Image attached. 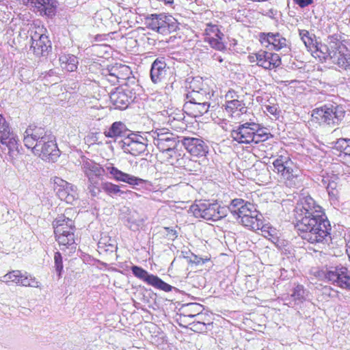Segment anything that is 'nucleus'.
I'll use <instances>...</instances> for the list:
<instances>
[{"label":"nucleus","mask_w":350,"mask_h":350,"mask_svg":"<svg viewBox=\"0 0 350 350\" xmlns=\"http://www.w3.org/2000/svg\"><path fill=\"white\" fill-rule=\"evenodd\" d=\"M347 254L348 255L349 260L350 261V245L348 246V247L347 249Z\"/></svg>","instance_id":"864d4df0"},{"label":"nucleus","mask_w":350,"mask_h":350,"mask_svg":"<svg viewBox=\"0 0 350 350\" xmlns=\"http://www.w3.org/2000/svg\"><path fill=\"white\" fill-rule=\"evenodd\" d=\"M165 230L167 232V237H168V239L174 240L175 239L177 238L178 234H177V231L176 230L168 228V227H165Z\"/></svg>","instance_id":"3c124183"},{"label":"nucleus","mask_w":350,"mask_h":350,"mask_svg":"<svg viewBox=\"0 0 350 350\" xmlns=\"http://www.w3.org/2000/svg\"><path fill=\"white\" fill-rule=\"evenodd\" d=\"M150 281L149 285L165 292H170L172 289V286L171 285L165 282L157 275H153Z\"/></svg>","instance_id":"a19ab883"},{"label":"nucleus","mask_w":350,"mask_h":350,"mask_svg":"<svg viewBox=\"0 0 350 350\" xmlns=\"http://www.w3.org/2000/svg\"><path fill=\"white\" fill-rule=\"evenodd\" d=\"M224 111L228 116L235 120L241 119L247 111L243 96L234 90H229L225 94Z\"/></svg>","instance_id":"f8f14e48"},{"label":"nucleus","mask_w":350,"mask_h":350,"mask_svg":"<svg viewBox=\"0 0 350 350\" xmlns=\"http://www.w3.org/2000/svg\"><path fill=\"white\" fill-rule=\"evenodd\" d=\"M190 329L193 330L195 332H206L208 329V327H206L204 325H202V323L196 321V320L193 321L192 323L189 324Z\"/></svg>","instance_id":"8fccbe9b"},{"label":"nucleus","mask_w":350,"mask_h":350,"mask_svg":"<svg viewBox=\"0 0 350 350\" xmlns=\"http://www.w3.org/2000/svg\"><path fill=\"white\" fill-rule=\"evenodd\" d=\"M322 183L326 188L329 200L331 203H338L340 200L341 189L338 176L334 173H326L323 176Z\"/></svg>","instance_id":"412c9836"},{"label":"nucleus","mask_w":350,"mask_h":350,"mask_svg":"<svg viewBox=\"0 0 350 350\" xmlns=\"http://www.w3.org/2000/svg\"><path fill=\"white\" fill-rule=\"evenodd\" d=\"M152 137L154 145L162 152L175 153V148L177 145V137L171 133L168 129H157L152 131Z\"/></svg>","instance_id":"2eb2a0df"},{"label":"nucleus","mask_w":350,"mask_h":350,"mask_svg":"<svg viewBox=\"0 0 350 350\" xmlns=\"http://www.w3.org/2000/svg\"><path fill=\"white\" fill-rule=\"evenodd\" d=\"M54 262L55 270L59 276H61L63 271V258L59 252H56L54 254Z\"/></svg>","instance_id":"49530a36"},{"label":"nucleus","mask_w":350,"mask_h":350,"mask_svg":"<svg viewBox=\"0 0 350 350\" xmlns=\"http://www.w3.org/2000/svg\"><path fill=\"white\" fill-rule=\"evenodd\" d=\"M133 274L141 280H143L148 284L150 283L152 274H149L147 271L142 268L141 267L134 265L131 267Z\"/></svg>","instance_id":"58836bf2"},{"label":"nucleus","mask_w":350,"mask_h":350,"mask_svg":"<svg viewBox=\"0 0 350 350\" xmlns=\"http://www.w3.org/2000/svg\"><path fill=\"white\" fill-rule=\"evenodd\" d=\"M291 297L294 300H302L304 298V287L301 284H297L293 291Z\"/></svg>","instance_id":"de8ad7c7"},{"label":"nucleus","mask_w":350,"mask_h":350,"mask_svg":"<svg viewBox=\"0 0 350 350\" xmlns=\"http://www.w3.org/2000/svg\"><path fill=\"white\" fill-rule=\"evenodd\" d=\"M190 88L192 90L187 94V101L183 106L184 111L191 117H200L208 111L210 107L208 89L203 85L202 79H193L190 83Z\"/></svg>","instance_id":"f03ea898"},{"label":"nucleus","mask_w":350,"mask_h":350,"mask_svg":"<svg viewBox=\"0 0 350 350\" xmlns=\"http://www.w3.org/2000/svg\"><path fill=\"white\" fill-rule=\"evenodd\" d=\"M21 4L29 6L31 10L41 16L53 18L58 7L57 0H19Z\"/></svg>","instance_id":"f3484780"},{"label":"nucleus","mask_w":350,"mask_h":350,"mask_svg":"<svg viewBox=\"0 0 350 350\" xmlns=\"http://www.w3.org/2000/svg\"><path fill=\"white\" fill-rule=\"evenodd\" d=\"M221 27L217 24L208 23L206 24L203 36L204 41L217 51H224L226 50L225 35L221 31Z\"/></svg>","instance_id":"dca6fc26"},{"label":"nucleus","mask_w":350,"mask_h":350,"mask_svg":"<svg viewBox=\"0 0 350 350\" xmlns=\"http://www.w3.org/2000/svg\"><path fill=\"white\" fill-rule=\"evenodd\" d=\"M183 144L187 150L196 157L205 156L207 152V146L204 142L198 138L185 137Z\"/></svg>","instance_id":"bb28decb"},{"label":"nucleus","mask_w":350,"mask_h":350,"mask_svg":"<svg viewBox=\"0 0 350 350\" xmlns=\"http://www.w3.org/2000/svg\"><path fill=\"white\" fill-rule=\"evenodd\" d=\"M228 210L237 216L243 226L255 231L262 228V216L253 204L236 198L231 201Z\"/></svg>","instance_id":"20e7f679"},{"label":"nucleus","mask_w":350,"mask_h":350,"mask_svg":"<svg viewBox=\"0 0 350 350\" xmlns=\"http://www.w3.org/2000/svg\"><path fill=\"white\" fill-rule=\"evenodd\" d=\"M230 135L234 141L239 144H258L269 139V135L258 129V125L254 122H245L234 127Z\"/></svg>","instance_id":"1a4fd4ad"},{"label":"nucleus","mask_w":350,"mask_h":350,"mask_svg":"<svg viewBox=\"0 0 350 350\" xmlns=\"http://www.w3.org/2000/svg\"><path fill=\"white\" fill-rule=\"evenodd\" d=\"M108 67L109 68V72H112L120 81H125L130 78L131 70L129 66L125 64H116Z\"/></svg>","instance_id":"2f4dec72"},{"label":"nucleus","mask_w":350,"mask_h":350,"mask_svg":"<svg viewBox=\"0 0 350 350\" xmlns=\"http://www.w3.org/2000/svg\"><path fill=\"white\" fill-rule=\"evenodd\" d=\"M334 148L340 154L350 157V139L340 138L335 143Z\"/></svg>","instance_id":"4c0bfd02"},{"label":"nucleus","mask_w":350,"mask_h":350,"mask_svg":"<svg viewBox=\"0 0 350 350\" xmlns=\"http://www.w3.org/2000/svg\"><path fill=\"white\" fill-rule=\"evenodd\" d=\"M216 60H217L219 62H223V59L220 56H217L216 57Z\"/></svg>","instance_id":"5fc2aeb1"},{"label":"nucleus","mask_w":350,"mask_h":350,"mask_svg":"<svg viewBox=\"0 0 350 350\" xmlns=\"http://www.w3.org/2000/svg\"><path fill=\"white\" fill-rule=\"evenodd\" d=\"M102 188L103 191L109 196H113L114 195L126 194L127 193H131V191H124L120 189V187L118 185L112 183L111 182H105L102 184Z\"/></svg>","instance_id":"c9c22d12"},{"label":"nucleus","mask_w":350,"mask_h":350,"mask_svg":"<svg viewBox=\"0 0 350 350\" xmlns=\"http://www.w3.org/2000/svg\"><path fill=\"white\" fill-rule=\"evenodd\" d=\"M133 94L127 85L117 88L111 93L110 100L113 106L120 109H125L133 100Z\"/></svg>","instance_id":"4be33fe9"},{"label":"nucleus","mask_w":350,"mask_h":350,"mask_svg":"<svg viewBox=\"0 0 350 350\" xmlns=\"http://www.w3.org/2000/svg\"><path fill=\"white\" fill-rule=\"evenodd\" d=\"M23 273L24 272H22L21 270L10 271L3 276L2 281L6 284L15 283L19 285Z\"/></svg>","instance_id":"e433bc0d"},{"label":"nucleus","mask_w":350,"mask_h":350,"mask_svg":"<svg viewBox=\"0 0 350 350\" xmlns=\"http://www.w3.org/2000/svg\"><path fill=\"white\" fill-rule=\"evenodd\" d=\"M146 144L138 140V137H129L123 142L122 148L125 152L135 157L139 156L146 150Z\"/></svg>","instance_id":"cd10ccee"},{"label":"nucleus","mask_w":350,"mask_h":350,"mask_svg":"<svg viewBox=\"0 0 350 350\" xmlns=\"http://www.w3.org/2000/svg\"><path fill=\"white\" fill-rule=\"evenodd\" d=\"M301 8L306 7L313 3L312 0H293Z\"/></svg>","instance_id":"603ef678"},{"label":"nucleus","mask_w":350,"mask_h":350,"mask_svg":"<svg viewBox=\"0 0 350 350\" xmlns=\"http://www.w3.org/2000/svg\"><path fill=\"white\" fill-rule=\"evenodd\" d=\"M59 60L61 67L68 72H73L77 68L78 61L73 55L63 54L59 57Z\"/></svg>","instance_id":"72a5a7b5"},{"label":"nucleus","mask_w":350,"mask_h":350,"mask_svg":"<svg viewBox=\"0 0 350 350\" xmlns=\"http://www.w3.org/2000/svg\"><path fill=\"white\" fill-rule=\"evenodd\" d=\"M53 181L54 190L61 200L72 204L78 198L76 186L57 176L54 178Z\"/></svg>","instance_id":"6ab92c4d"},{"label":"nucleus","mask_w":350,"mask_h":350,"mask_svg":"<svg viewBox=\"0 0 350 350\" xmlns=\"http://www.w3.org/2000/svg\"><path fill=\"white\" fill-rule=\"evenodd\" d=\"M168 123L170 128L177 132H183L188 127L187 121L185 120L184 113L180 110L169 116Z\"/></svg>","instance_id":"c756f323"},{"label":"nucleus","mask_w":350,"mask_h":350,"mask_svg":"<svg viewBox=\"0 0 350 350\" xmlns=\"http://www.w3.org/2000/svg\"><path fill=\"white\" fill-rule=\"evenodd\" d=\"M202 305L197 303H190L181 308L180 317L195 318L202 312Z\"/></svg>","instance_id":"f704fd0d"},{"label":"nucleus","mask_w":350,"mask_h":350,"mask_svg":"<svg viewBox=\"0 0 350 350\" xmlns=\"http://www.w3.org/2000/svg\"><path fill=\"white\" fill-rule=\"evenodd\" d=\"M103 81L105 84L108 83L110 85H116L119 83L120 81L118 80L117 77L113 74L112 72H109V68L107 67L106 69L103 70Z\"/></svg>","instance_id":"79ce46f5"},{"label":"nucleus","mask_w":350,"mask_h":350,"mask_svg":"<svg viewBox=\"0 0 350 350\" xmlns=\"http://www.w3.org/2000/svg\"><path fill=\"white\" fill-rule=\"evenodd\" d=\"M0 142L9 149L17 145L16 137L2 114H0Z\"/></svg>","instance_id":"a878e982"},{"label":"nucleus","mask_w":350,"mask_h":350,"mask_svg":"<svg viewBox=\"0 0 350 350\" xmlns=\"http://www.w3.org/2000/svg\"><path fill=\"white\" fill-rule=\"evenodd\" d=\"M211 261L210 256L200 257L194 254L189 258V263L191 265H201Z\"/></svg>","instance_id":"c03bdc74"},{"label":"nucleus","mask_w":350,"mask_h":350,"mask_svg":"<svg viewBox=\"0 0 350 350\" xmlns=\"http://www.w3.org/2000/svg\"><path fill=\"white\" fill-rule=\"evenodd\" d=\"M320 276L333 285L350 291V271L345 266L325 268L321 271Z\"/></svg>","instance_id":"ddd939ff"},{"label":"nucleus","mask_w":350,"mask_h":350,"mask_svg":"<svg viewBox=\"0 0 350 350\" xmlns=\"http://www.w3.org/2000/svg\"><path fill=\"white\" fill-rule=\"evenodd\" d=\"M299 32L301 40L304 42L308 51L314 57L319 59L320 53H322L321 51H323L322 46H325L326 44L318 42L316 36L306 29H300Z\"/></svg>","instance_id":"b1692460"},{"label":"nucleus","mask_w":350,"mask_h":350,"mask_svg":"<svg viewBox=\"0 0 350 350\" xmlns=\"http://www.w3.org/2000/svg\"><path fill=\"white\" fill-rule=\"evenodd\" d=\"M126 132V128L122 122H113L108 130L104 131V135L108 138H117L122 137Z\"/></svg>","instance_id":"473e14b6"},{"label":"nucleus","mask_w":350,"mask_h":350,"mask_svg":"<svg viewBox=\"0 0 350 350\" xmlns=\"http://www.w3.org/2000/svg\"><path fill=\"white\" fill-rule=\"evenodd\" d=\"M189 212L196 218L216 221L227 216L228 208L221 206L217 201L200 200L190 206Z\"/></svg>","instance_id":"0eeeda50"},{"label":"nucleus","mask_w":350,"mask_h":350,"mask_svg":"<svg viewBox=\"0 0 350 350\" xmlns=\"http://www.w3.org/2000/svg\"><path fill=\"white\" fill-rule=\"evenodd\" d=\"M167 74L166 63L164 59L157 58L152 64L150 78L154 83L162 81Z\"/></svg>","instance_id":"c85d7f7f"},{"label":"nucleus","mask_w":350,"mask_h":350,"mask_svg":"<svg viewBox=\"0 0 350 350\" xmlns=\"http://www.w3.org/2000/svg\"><path fill=\"white\" fill-rule=\"evenodd\" d=\"M31 46L34 55L45 56L51 50V42L47 35V29L43 25L34 24L30 29Z\"/></svg>","instance_id":"9d476101"},{"label":"nucleus","mask_w":350,"mask_h":350,"mask_svg":"<svg viewBox=\"0 0 350 350\" xmlns=\"http://www.w3.org/2000/svg\"><path fill=\"white\" fill-rule=\"evenodd\" d=\"M49 137L46 135L44 128L30 125L25 132L23 142L25 146L33 152Z\"/></svg>","instance_id":"a211bd4d"},{"label":"nucleus","mask_w":350,"mask_h":350,"mask_svg":"<svg viewBox=\"0 0 350 350\" xmlns=\"http://www.w3.org/2000/svg\"><path fill=\"white\" fill-rule=\"evenodd\" d=\"M196 318V321L204 325L207 327L212 325L213 323V315L207 312H201Z\"/></svg>","instance_id":"37998d69"},{"label":"nucleus","mask_w":350,"mask_h":350,"mask_svg":"<svg viewBox=\"0 0 350 350\" xmlns=\"http://www.w3.org/2000/svg\"><path fill=\"white\" fill-rule=\"evenodd\" d=\"M35 155L47 162H55L60 156L55 137H50L32 152Z\"/></svg>","instance_id":"aec40b11"},{"label":"nucleus","mask_w":350,"mask_h":350,"mask_svg":"<svg viewBox=\"0 0 350 350\" xmlns=\"http://www.w3.org/2000/svg\"><path fill=\"white\" fill-rule=\"evenodd\" d=\"M98 178H94L92 180H88L89 185L88 189L92 196H96L100 192L99 187Z\"/></svg>","instance_id":"a18cd8bd"},{"label":"nucleus","mask_w":350,"mask_h":350,"mask_svg":"<svg viewBox=\"0 0 350 350\" xmlns=\"http://www.w3.org/2000/svg\"><path fill=\"white\" fill-rule=\"evenodd\" d=\"M259 42L264 47L275 51H280L286 46V38L278 32L260 33Z\"/></svg>","instance_id":"5701e85b"},{"label":"nucleus","mask_w":350,"mask_h":350,"mask_svg":"<svg viewBox=\"0 0 350 350\" xmlns=\"http://www.w3.org/2000/svg\"><path fill=\"white\" fill-rule=\"evenodd\" d=\"M273 172L280 181L290 189H298L302 186V172L299 165L288 155H279L272 163Z\"/></svg>","instance_id":"7ed1b4c3"},{"label":"nucleus","mask_w":350,"mask_h":350,"mask_svg":"<svg viewBox=\"0 0 350 350\" xmlns=\"http://www.w3.org/2000/svg\"><path fill=\"white\" fill-rule=\"evenodd\" d=\"M146 27L162 35H168L176 31V23L172 16L165 13L152 14L145 18Z\"/></svg>","instance_id":"9b49d317"},{"label":"nucleus","mask_w":350,"mask_h":350,"mask_svg":"<svg viewBox=\"0 0 350 350\" xmlns=\"http://www.w3.org/2000/svg\"><path fill=\"white\" fill-rule=\"evenodd\" d=\"M264 111L273 116L275 118H278L279 117L280 111L278 109L277 104L269 103L264 105Z\"/></svg>","instance_id":"09e8293b"},{"label":"nucleus","mask_w":350,"mask_h":350,"mask_svg":"<svg viewBox=\"0 0 350 350\" xmlns=\"http://www.w3.org/2000/svg\"><path fill=\"white\" fill-rule=\"evenodd\" d=\"M346 111L342 105H324L312 111L310 120L319 126H335L345 117Z\"/></svg>","instance_id":"423d86ee"},{"label":"nucleus","mask_w":350,"mask_h":350,"mask_svg":"<svg viewBox=\"0 0 350 350\" xmlns=\"http://www.w3.org/2000/svg\"><path fill=\"white\" fill-rule=\"evenodd\" d=\"M250 63L255 64L265 70H276L282 64V59L279 54L265 51L262 49L256 52L250 53L247 56Z\"/></svg>","instance_id":"4468645a"},{"label":"nucleus","mask_w":350,"mask_h":350,"mask_svg":"<svg viewBox=\"0 0 350 350\" xmlns=\"http://www.w3.org/2000/svg\"><path fill=\"white\" fill-rule=\"evenodd\" d=\"M83 172L88 180L100 178L105 173L104 168L98 163L87 161L83 164Z\"/></svg>","instance_id":"7c9ffc66"},{"label":"nucleus","mask_w":350,"mask_h":350,"mask_svg":"<svg viewBox=\"0 0 350 350\" xmlns=\"http://www.w3.org/2000/svg\"><path fill=\"white\" fill-rule=\"evenodd\" d=\"M107 170L111 174V177L117 182L125 183L133 187L140 185L146 182L141 178L124 172L112 165L107 166Z\"/></svg>","instance_id":"393cba45"},{"label":"nucleus","mask_w":350,"mask_h":350,"mask_svg":"<svg viewBox=\"0 0 350 350\" xmlns=\"http://www.w3.org/2000/svg\"><path fill=\"white\" fill-rule=\"evenodd\" d=\"M321 49L323 51L320 53V61H325L329 57L334 64L350 71V52L347 46L336 36H329L327 44L322 46Z\"/></svg>","instance_id":"39448f33"},{"label":"nucleus","mask_w":350,"mask_h":350,"mask_svg":"<svg viewBox=\"0 0 350 350\" xmlns=\"http://www.w3.org/2000/svg\"><path fill=\"white\" fill-rule=\"evenodd\" d=\"M298 235L311 244H324L331 238V225L323 208L310 196L304 198L293 211Z\"/></svg>","instance_id":"f257e3e1"},{"label":"nucleus","mask_w":350,"mask_h":350,"mask_svg":"<svg viewBox=\"0 0 350 350\" xmlns=\"http://www.w3.org/2000/svg\"><path fill=\"white\" fill-rule=\"evenodd\" d=\"M52 226L55 241L62 250L75 244V226L72 219L62 215L53 221Z\"/></svg>","instance_id":"6e6552de"},{"label":"nucleus","mask_w":350,"mask_h":350,"mask_svg":"<svg viewBox=\"0 0 350 350\" xmlns=\"http://www.w3.org/2000/svg\"><path fill=\"white\" fill-rule=\"evenodd\" d=\"M19 286H25V287H32V288H38L40 286V282L37 280V279L29 274L27 272H24L23 274V278L21 280V282Z\"/></svg>","instance_id":"ea45409f"}]
</instances>
